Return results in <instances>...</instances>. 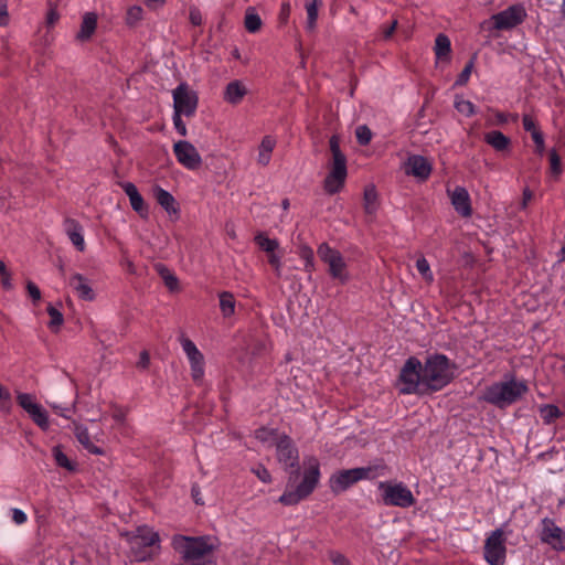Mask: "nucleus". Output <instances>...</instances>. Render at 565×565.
Here are the masks:
<instances>
[{
	"label": "nucleus",
	"instance_id": "34",
	"mask_svg": "<svg viewBox=\"0 0 565 565\" xmlns=\"http://www.w3.org/2000/svg\"><path fill=\"white\" fill-rule=\"evenodd\" d=\"M320 4L321 3L319 0H310L305 6L306 11H307L306 29L308 31H313L316 28L317 20H318V10H319Z\"/></svg>",
	"mask_w": 565,
	"mask_h": 565
},
{
	"label": "nucleus",
	"instance_id": "64",
	"mask_svg": "<svg viewBox=\"0 0 565 565\" xmlns=\"http://www.w3.org/2000/svg\"><path fill=\"white\" fill-rule=\"evenodd\" d=\"M533 193L530 189H524L523 191V198H522V207L525 209L527 206V203L532 200Z\"/></svg>",
	"mask_w": 565,
	"mask_h": 565
},
{
	"label": "nucleus",
	"instance_id": "7",
	"mask_svg": "<svg viewBox=\"0 0 565 565\" xmlns=\"http://www.w3.org/2000/svg\"><path fill=\"white\" fill-rule=\"evenodd\" d=\"M159 542L157 532L148 527H138L136 533L129 537L130 551L135 561L143 562L151 556L152 547Z\"/></svg>",
	"mask_w": 565,
	"mask_h": 565
},
{
	"label": "nucleus",
	"instance_id": "3",
	"mask_svg": "<svg viewBox=\"0 0 565 565\" xmlns=\"http://www.w3.org/2000/svg\"><path fill=\"white\" fill-rule=\"evenodd\" d=\"M329 147L331 161L329 172L323 182V188L328 194L333 195L339 193L345 184L348 177L347 157L340 149V139L338 136H331Z\"/></svg>",
	"mask_w": 565,
	"mask_h": 565
},
{
	"label": "nucleus",
	"instance_id": "48",
	"mask_svg": "<svg viewBox=\"0 0 565 565\" xmlns=\"http://www.w3.org/2000/svg\"><path fill=\"white\" fill-rule=\"evenodd\" d=\"M493 113V120H489V125L504 126L509 122V115L500 110H491Z\"/></svg>",
	"mask_w": 565,
	"mask_h": 565
},
{
	"label": "nucleus",
	"instance_id": "60",
	"mask_svg": "<svg viewBox=\"0 0 565 565\" xmlns=\"http://www.w3.org/2000/svg\"><path fill=\"white\" fill-rule=\"evenodd\" d=\"M191 494H192V498L194 500V502L199 505H203L204 504V501L202 499V495H201V491H200V488L199 486L194 484L191 489Z\"/></svg>",
	"mask_w": 565,
	"mask_h": 565
},
{
	"label": "nucleus",
	"instance_id": "9",
	"mask_svg": "<svg viewBox=\"0 0 565 565\" xmlns=\"http://www.w3.org/2000/svg\"><path fill=\"white\" fill-rule=\"evenodd\" d=\"M277 459L285 469H291L290 480H297L299 476V454L291 438L280 436L276 441Z\"/></svg>",
	"mask_w": 565,
	"mask_h": 565
},
{
	"label": "nucleus",
	"instance_id": "44",
	"mask_svg": "<svg viewBox=\"0 0 565 565\" xmlns=\"http://www.w3.org/2000/svg\"><path fill=\"white\" fill-rule=\"evenodd\" d=\"M356 140L361 146L367 145L372 139V131L365 125L359 126L355 130Z\"/></svg>",
	"mask_w": 565,
	"mask_h": 565
},
{
	"label": "nucleus",
	"instance_id": "42",
	"mask_svg": "<svg viewBox=\"0 0 565 565\" xmlns=\"http://www.w3.org/2000/svg\"><path fill=\"white\" fill-rule=\"evenodd\" d=\"M416 268L426 281H429V282L433 281V279H434L433 273H431L429 264L425 257H419L416 260Z\"/></svg>",
	"mask_w": 565,
	"mask_h": 565
},
{
	"label": "nucleus",
	"instance_id": "10",
	"mask_svg": "<svg viewBox=\"0 0 565 565\" xmlns=\"http://www.w3.org/2000/svg\"><path fill=\"white\" fill-rule=\"evenodd\" d=\"M173 109L175 114L192 117L196 113L199 98L186 83L179 84L172 90Z\"/></svg>",
	"mask_w": 565,
	"mask_h": 565
},
{
	"label": "nucleus",
	"instance_id": "61",
	"mask_svg": "<svg viewBox=\"0 0 565 565\" xmlns=\"http://www.w3.org/2000/svg\"><path fill=\"white\" fill-rule=\"evenodd\" d=\"M313 253L311 249H305L302 254V260L305 263V267L309 268L312 266Z\"/></svg>",
	"mask_w": 565,
	"mask_h": 565
},
{
	"label": "nucleus",
	"instance_id": "26",
	"mask_svg": "<svg viewBox=\"0 0 565 565\" xmlns=\"http://www.w3.org/2000/svg\"><path fill=\"white\" fill-rule=\"evenodd\" d=\"M154 270L158 273V275L163 280L166 287L171 292H178L180 291V285L178 277L162 263H156L154 264Z\"/></svg>",
	"mask_w": 565,
	"mask_h": 565
},
{
	"label": "nucleus",
	"instance_id": "17",
	"mask_svg": "<svg viewBox=\"0 0 565 565\" xmlns=\"http://www.w3.org/2000/svg\"><path fill=\"white\" fill-rule=\"evenodd\" d=\"M321 259L328 264L330 275L344 282L348 279L347 264L339 249H319Z\"/></svg>",
	"mask_w": 565,
	"mask_h": 565
},
{
	"label": "nucleus",
	"instance_id": "25",
	"mask_svg": "<svg viewBox=\"0 0 565 565\" xmlns=\"http://www.w3.org/2000/svg\"><path fill=\"white\" fill-rule=\"evenodd\" d=\"M97 28V15L92 12H87L83 17L81 30L77 33V40L85 42L92 38Z\"/></svg>",
	"mask_w": 565,
	"mask_h": 565
},
{
	"label": "nucleus",
	"instance_id": "19",
	"mask_svg": "<svg viewBox=\"0 0 565 565\" xmlns=\"http://www.w3.org/2000/svg\"><path fill=\"white\" fill-rule=\"evenodd\" d=\"M448 194L458 214L462 217H469L472 214L470 195L466 188L456 186L452 191L448 190Z\"/></svg>",
	"mask_w": 565,
	"mask_h": 565
},
{
	"label": "nucleus",
	"instance_id": "11",
	"mask_svg": "<svg viewBox=\"0 0 565 565\" xmlns=\"http://www.w3.org/2000/svg\"><path fill=\"white\" fill-rule=\"evenodd\" d=\"M484 559L490 565H504L505 563V537L501 529H497L484 542Z\"/></svg>",
	"mask_w": 565,
	"mask_h": 565
},
{
	"label": "nucleus",
	"instance_id": "8",
	"mask_svg": "<svg viewBox=\"0 0 565 565\" xmlns=\"http://www.w3.org/2000/svg\"><path fill=\"white\" fill-rule=\"evenodd\" d=\"M379 488L382 490V500L385 505L409 508L416 502L412 491L402 482H380Z\"/></svg>",
	"mask_w": 565,
	"mask_h": 565
},
{
	"label": "nucleus",
	"instance_id": "55",
	"mask_svg": "<svg viewBox=\"0 0 565 565\" xmlns=\"http://www.w3.org/2000/svg\"><path fill=\"white\" fill-rule=\"evenodd\" d=\"M11 512H12V521L15 524L21 525L26 522L28 516L22 510L14 508L11 510Z\"/></svg>",
	"mask_w": 565,
	"mask_h": 565
},
{
	"label": "nucleus",
	"instance_id": "30",
	"mask_svg": "<svg viewBox=\"0 0 565 565\" xmlns=\"http://www.w3.org/2000/svg\"><path fill=\"white\" fill-rule=\"evenodd\" d=\"M65 232L73 245L79 247L84 243L82 226L74 220H66L64 224Z\"/></svg>",
	"mask_w": 565,
	"mask_h": 565
},
{
	"label": "nucleus",
	"instance_id": "20",
	"mask_svg": "<svg viewBox=\"0 0 565 565\" xmlns=\"http://www.w3.org/2000/svg\"><path fill=\"white\" fill-rule=\"evenodd\" d=\"M543 530L541 534V539L543 542L551 544L554 548L563 550L565 548V540L563 537V531L558 527L553 520L544 519L543 520Z\"/></svg>",
	"mask_w": 565,
	"mask_h": 565
},
{
	"label": "nucleus",
	"instance_id": "5",
	"mask_svg": "<svg viewBox=\"0 0 565 565\" xmlns=\"http://www.w3.org/2000/svg\"><path fill=\"white\" fill-rule=\"evenodd\" d=\"M527 391L524 382L511 380L508 382L495 383L488 387L486 401L497 406H504L516 402Z\"/></svg>",
	"mask_w": 565,
	"mask_h": 565
},
{
	"label": "nucleus",
	"instance_id": "12",
	"mask_svg": "<svg viewBox=\"0 0 565 565\" xmlns=\"http://www.w3.org/2000/svg\"><path fill=\"white\" fill-rule=\"evenodd\" d=\"M372 472L370 467L341 470L330 478V488L334 493H341L360 480L369 478Z\"/></svg>",
	"mask_w": 565,
	"mask_h": 565
},
{
	"label": "nucleus",
	"instance_id": "23",
	"mask_svg": "<svg viewBox=\"0 0 565 565\" xmlns=\"http://www.w3.org/2000/svg\"><path fill=\"white\" fill-rule=\"evenodd\" d=\"M70 286L77 292L81 299L86 301L94 300L95 294L83 275L74 274L70 279Z\"/></svg>",
	"mask_w": 565,
	"mask_h": 565
},
{
	"label": "nucleus",
	"instance_id": "22",
	"mask_svg": "<svg viewBox=\"0 0 565 565\" xmlns=\"http://www.w3.org/2000/svg\"><path fill=\"white\" fill-rule=\"evenodd\" d=\"M247 94L246 86L238 79L230 82L224 90V100L237 105Z\"/></svg>",
	"mask_w": 565,
	"mask_h": 565
},
{
	"label": "nucleus",
	"instance_id": "24",
	"mask_svg": "<svg viewBox=\"0 0 565 565\" xmlns=\"http://www.w3.org/2000/svg\"><path fill=\"white\" fill-rule=\"evenodd\" d=\"M484 141L498 152L507 151L511 147V139L499 130L484 134Z\"/></svg>",
	"mask_w": 565,
	"mask_h": 565
},
{
	"label": "nucleus",
	"instance_id": "33",
	"mask_svg": "<svg viewBox=\"0 0 565 565\" xmlns=\"http://www.w3.org/2000/svg\"><path fill=\"white\" fill-rule=\"evenodd\" d=\"M364 211L367 216H372L377 209V193L374 186L364 190Z\"/></svg>",
	"mask_w": 565,
	"mask_h": 565
},
{
	"label": "nucleus",
	"instance_id": "18",
	"mask_svg": "<svg viewBox=\"0 0 565 565\" xmlns=\"http://www.w3.org/2000/svg\"><path fill=\"white\" fill-rule=\"evenodd\" d=\"M433 167L430 162L423 156L412 154L405 162V172L420 181H426L431 173Z\"/></svg>",
	"mask_w": 565,
	"mask_h": 565
},
{
	"label": "nucleus",
	"instance_id": "51",
	"mask_svg": "<svg viewBox=\"0 0 565 565\" xmlns=\"http://www.w3.org/2000/svg\"><path fill=\"white\" fill-rule=\"evenodd\" d=\"M329 559L334 565H350V561L342 553L337 551L329 552Z\"/></svg>",
	"mask_w": 565,
	"mask_h": 565
},
{
	"label": "nucleus",
	"instance_id": "29",
	"mask_svg": "<svg viewBox=\"0 0 565 565\" xmlns=\"http://www.w3.org/2000/svg\"><path fill=\"white\" fill-rule=\"evenodd\" d=\"M276 146V139L273 136H265L258 147L257 163L266 167L270 162L271 152Z\"/></svg>",
	"mask_w": 565,
	"mask_h": 565
},
{
	"label": "nucleus",
	"instance_id": "37",
	"mask_svg": "<svg viewBox=\"0 0 565 565\" xmlns=\"http://www.w3.org/2000/svg\"><path fill=\"white\" fill-rule=\"evenodd\" d=\"M142 17H143L142 8L140 6H131L127 9V12H126V18H125L126 24L129 26H135L142 20Z\"/></svg>",
	"mask_w": 565,
	"mask_h": 565
},
{
	"label": "nucleus",
	"instance_id": "32",
	"mask_svg": "<svg viewBox=\"0 0 565 565\" xmlns=\"http://www.w3.org/2000/svg\"><path fill=\"white\" fill-rule=\"evenodd\" d=\"M220 309L223 317L227 318L235 312V299L230 291H222L220 295Z\"/></svg>",
	"mask_w": 565,
	"mask_h": 565
},
{
	"label": "nucleus",
	"instance_id": "15",
	"mask_svg": "<svg viewBox=\"0 0 565 565\" xmlns=\"http://www.w3.org/2000/svg\"><path fill=\"white\" fill-rule=\"evenodd\" d=\"M525 18V11L521 6H511L508 9L493 14L494 29L510 30L521 24Z\"/></svg>",
	"mask_w": 565,
	"mask_h": 565
},
{
	"label": "nucleus",
	"instance_id": "35",
	"mask_svg": "<svg viewBox=\"0 0 565 565\" xmlns=\"http://www.w3.org/2000/svg\"><path fill=\"white\" fill-rule=\"evenodd\" d=\"M244 25L249 33H256L260 30L262 19L253 8L247 9Z\"/></svg>",
	"mask_w": 565,
	"mask_h": 565
},
{
	"label": "nucleus",
	"instance_id": "28",
	"mask_svg": "<svg viewBox=\"0 0 565 565\" xmlns=\"http://www.w3.org/2000/svg\"><path fill=\"white\" fill-rule=\"evenodd\" d=\"M153 195L159 205H161L169 214H177L179 210L175 206V200L167 190L156 186Z\"/></svg>",
	"mask_w": 565,
	"mask_h": 565
},
{
	"label": "nucleus",
	"instance_id": "39",
	"mask_svg": "<svg viewBox=\"0 0 565 565\" xmlns=\"http://www.w3.org/2000/svg\"><path fill=\"white\" fill-rule=\"evenodd\" d=\"M455 108L458 113L465 115L466 117H471L476 114V107L470 100L456 98L455 99Z\"/></svg>",
	"mask_w": 565,
	"mask_h": 565
},
{
	"label": "nucleus",
	"instance_id": "63",
	"mask_svg": "<svg viewBox=\"0 0 565 565\" xmlns=\"http://www.w3.org/2000/svg\"><path fill=\"white\" fill-rule=\"evenodd\" d=\"M265 350V344L260 341H256L250 349L253 355H259Z\"/></svg>",
	"mask_w": 565,
	"mask_h": 565
},
{
	"label": "nucleus",
	"instance_id": "4",
	"mask_svg": "<svg viewBox=\"0 0 565 565\" xmlns=\"http://www.w3.org/2000/svg\"><path fill=\"white\" fill-rule=\"evenodd\" d=\"M319 462L316 458L308 459V467L305 471L302 481L295 490H286L279 498V502L285 505H295L307 498L316 488L319 481Z\"/></svg>",
	"mask_w": 565,
	"mask_h": 565
},
{
	"label": "nucleus",
	"instance_id": "52",
	"mask_svg": "<svg viewBox=\"0 0 565 565\" xmlns=\"http://www.w3.org/2000/svg\"><path fill=\"white\" fill-rule=\"evenodd\" d=\"M189 20L194 26H200L203 23L202 13L196 7L190 8Z\"/></svg>",
	"mask_w": 565,
	"mask_h": 565
},
{
	"label": "nucleus",
	"instance_id": "21",
	"mask_svg": "<svg viewBox=\"0 0 565 565\" xmlns=\"http://www.w3.org/2000/svg\"><path fill=\"white\" fill-rule=\"evenodd\" d=\"M120 188L129 198L132 210L141 216L146 215L148 213V206L137 186L131 182H122L120 183Z\"/></svg>",
	"mask_w": 565,
	"mask_h": 565
},
{
	"label": "nucleus",
	"instance_id": "46",
	"mask_svg": "<svg viewBox=\"0 0 565 565\" xmlns=\"http://www.w3.org/2000/svg\"><path fill=\"white\" fill-rule=\"evenodd\" d=\"M522 124L525 131L530 132L533 136L534 132L541 131L537 128L536 121L530 114H524L522 117Z\"/></svg>",
	"mask_w": 565,
	"mask_h": 565
},
{
	"label": "nucleus",
	"instance_id": "45",
	"mask_svg": "<svg viewBox=\"0 0 565 565\" xmlns=\"http://www.w3.org/2000/svg\"><path fill=\"white\" fill-rule=\"evenodd\" d=\"M472 67H473V63L472 61H470L465 67L463 70L460 72V74L458 75L456 82H455V85L456 86H463L468 83L469 78H470V75H471V72H472Z\"/></svg>",
	"mask_w": 565,
	"mask_h": 565
},
{
	"label": "nucleus",
	"instance_id": "31",
	"mask_svg": "<svg viewBox=\"0 0 565 565\" xmlns=\"http://www.w3.org/2000/svg\"><path fill=\"white\" fill-rule=\"evenodd\" d=\"M74 433H75L77 440L84 446L85 449H87L89 452L95 454V455L102 454L100 448H98L90 441L87 428H85L81 425H75Z\"/></svg>",
	"mask_w": 565,
	"mask_h": 565
},
{
	"label": "nucleus",
	"instance_id": "2",
	"mask_svg": "<svg viewBox=\"0 0 565 565\" xmlns=\"http://www.w3.org/2000/svg\"><path fill=\"white\" fill-rule=\"evenodd\" d=\"M455 366L444 354H434L427 358L423 365V382L427 392L439 391L454 379Z\"/></svg>",
	"mask_w": 565,
	"mask_h": 565
},
{
	"label": "nucleus",
	"instance_id": "59",
	"mask_svg": "<svg viewBox=\"0 0 565 565\" xmlns=\"http://www.w3.org/2000/svg\"><path fill=\"white\" fill-rule=\"evenodd\" d=\"M149 364H150V355H149L148 351H142L140 353L137 366L139 369H143L145 370V369H147L149 366Z\"/></svg>",
	"mask_w": 565,
	"mask_h": 565
},
{
	"label": "nucleus",
	"instance_id": "40",
	"mask_svg": "<svg viewBox=\"0 0 565 565\" xmlns=\"http://www.w3.org/2000/svg\"><path fill=\"white\" fill-rule=\"evenodd\" d=\"M267 253V260L268 263L276 269V271L279 274L280 268V259L285 257L284 252L285 249H265Z\"/></svg>",
	"mask_w": 565,
	"mask_h": 565
},
{
	"label": "nucleus",
	"instance_id": "14",
	"mask_svg": "<svg viewBox=\"0 0 565 565\" xmlns=\"http://www.w3.org/2000/svg\"><path fill=\"white\" fill-rule=\"evenodd\" d=\"M17 401L41 429H49L47 412L40 404L34 402V397L31 394L19 393Z\"/></svg>",
	"mask_w": 565,
	"mask_h": 565
},
{
	"label": "nucleus",
	"instance_id": "27",
	"mask_svg": "<svg viewBox=\"0 0 565 565\" xmlns=\"http://www.w3.org/2000/svg\"><path fill=\"white\" fill-rule=\"evenodd\" d=\"M434 51L437 61L449 62L451 53V43L446 34L439 33L436 36Z\"/></svg>",
	"mask_w": 565,
	"mask_h": 565
},
{
	"label": "nucleus",
	"instance_id": "62",
	"mask_svg": "<svg viewBox=\"0 0 565 565\" xmlns=\"http://www.w3.org/2000/svg\"><path fill=\"white\" fill-rule=\"evenodd\" d=\"M289 14H290V6H289V3H282L281 10H280V14H279L280 21L282 23H286L288 18H289Z\"/></svg>",
	"mask_w": 565,
	"mask_h": 565
},
{
	"label": "nucleus",
	"instance_id": "6",
	"mask_svg": "<svg viewBox=\"0 0 565 565\" xmlns=\"http://www.w3.org/2000/svg\"><path fill=\"white\" fill-rule=\"evenodd\" d=\"M399 392L402 394L427 393L426 385L423 382V365L415 356L408 358L401 370Z\"/></svg>",
	"mask_w": 565,
	"mask_h": 565
},
{
	"label": "nucleus",
	"instance_id": "13",
	"mask_svg": "<svg viewBox=\"0 0 565 565\" xmlns=\"http://www.w3.org/2000/svg\"><path fill=\"white\" fill-rule=\"evenodd\" d=\"M173 153L178 162L189 170H196L202 163L199 151L189 141L179 140L174 142Z\"/></svg>",
	"mask_w": 565,
	"mask_h": 565
},
{
	"label": "nucleus",
	"instance_id": "56",
	"mask_svg": "<svg viewBox=\"0 0 565 565\" xmlns=\"http://www.w3.org/2000/svg\"><path fill=\"white\" fill-rule=\"evenodd\" d=\"M254 472L263 482L268 483L271 481L270 473L264 466H258L254 469Z\"/></svg>",
	"mask_w": 565,
	"mask_h": 565
},
{
	"label": "nucleus",
	"instance_id": "47",
	"mask_svg": "<svg viewBox=\"0 0 565 565\" xmlns=\"http://www.w3.org/2000/svg\"><path fill=\"white\" fill-rule=\"evenodd\" d=\"M255 437L262 443H268L275 439L276 431L274 429L262 427L255 431Z\"/></svg>",
	"mask_w": 565,
	"mask_h": 565
},
{
	"label": "nucleus",
	"instance_id": "57",
	"mask_svg": "<svg viewBox=\"0 0 565 565\" xmlns=\"http://www.w3.org/2000/svg\"><path fill=\"white\" fill-rule=\"evenodd\" d=\"M256 243L258 247H277L275 241H270L269 238L265 237L263 234H259L255 237Z\"/></svg>",
	"mask_w": 565,
	"mask_h": 565
},
{
	"label": "nucleus",
	"instance_id": "50",
	"mask_svg": "<svg viewBox=\"0 0 565 565\" xmlns=\"http://www.w3.org/2000/svg\"><path fill=\"white\" fill-rule=\"evenodd\" d=\"M182 116L183 115H179V114H175L173 113V126L177 130V132L182 136V137H185L186 134H188V129H186V126L184 124V121L182 120Z\"/></svg>",
	"mask_w": 565,
	"mask_h": 565
},
{
	"label": "nucleus",
	"instance_id": "58",
	"mask_svg": "<svg viewBox=\"0 0 565 565\" xmlns=\"http://www.w3.org/2000/svg\"><path fill=\"white\" fill-rule=\"evenodd\" d=\"M60 19V14L58 12L55 10V9H50L47 14H46V24L49 28H52L54 26V24L57 22V20Z\"/></svg>",
	"mask_w": 565,
	"mask_h": 565
},
{
	"label": "nucleus",
	"instance_id": "41",
	"mask_svg": "<svg viewBox=\"0 0 565 565\" xmlns=\"http://www.w3.org/2000/svg\"><path fill=\"white\" fill-rule=\"evenodd\" d=\"M548 157L551 173L557 178L563 171L561 157L555 149L551 150Z\"/></svg>",
	"mask_w": 565,
	"mask_h": 565
},
{
	"label": "nucleus",
	"instance_id": "1",
	"mask_svg": "<svg viewBox=\"0 0 565 565\" xmlns=\"http://www.w3.org/2000/svg\"><path fill=\"white\" fill-rule=\"evenodd\" d=\"M173 548L181 554V563L202 562L203 557L217 548V539L212 536L174 535Z\"/></svg>",
	"mask_w": 565,
	"mask_h": 565
},
{
	"label": "nucleus",
	"instance_id": "53",
	"mask_svg": "<svg viewBox=\"0 0 565 565\" xmlns=\"http://www.w3.org/2000/svg\"><path fill=\"white\" fill-rule=\"evenodd\" d=\"M9 23V12L7 0H0V26H6Z\"/></svg>",
	"mask_w": 565,
	"mask_h": 565
},
{
	"label": "nucleus",
	"instance_id": "36",
	"mask_svg": "<svg viewBox=\"0 0 565 565\" xmlns=\"http://www.w3.org/2000/svg\"><path fill=\"white\" fill-rule=\"evenodd\" d=\"M540 415L545 424L553 423L562 413L556 405L547 404L540 407Z\"/></svg>",
	"mask_w": 565,
	"mask_h": 565
},
{
	"label": "nucleus",
	"instance_id": "38",
	"mask_svg": "<svg viewBox=\"0 0 565 565\" xmlns=\"http://www.w3.org/2000/svg\"><path fill=\"white\" fill-rule=\"evenodd\" d=\"M52 452L57 466L65 468L70 471H73L75 469L73 462L63 452L61 446L53 447Z\"/></svg>",
	"mask_w": 565,
	"mask_h": 565
},
{
	"label": "nucleus",
	"instance_id": "16",
	"mask_svg": "<svg viewBox=\"0 0 565 565\" xmlns=\"http://www.w3.org/2000/svg\"><path fill=\"white\" fill-rule=\"evenodd\" d=\"M182 348L191 363V375L193 381L200 382L204 375V358L193 341L184 335L180 339Z\"/></svg>",
	"mask_w": 565,
	"mask_h": 565
},
{
	"label": "nucleus",
	"instance_id": "43",
	"mask_svg": "<svg viewBox=\"0 0 565 565\" xmlns=\"http://www.w3.org/2000/svg\"><path fill=\"white\" fill-rule=\"evenodd\" d=\"M47 313L51 317V321L49 322V327L51 329H56L57 330L62 326V323L64 321L63 315L55 307H53L52 305H50L47 307Z\"/></svg>",
	"mask_w": 565,
	"mask_h": 565
},
{
	"label": "nucleus",
	"instance_id": "49",
	"mask_svg": "<svg viewBox=\"0 0 565 565\" xmlns=\"http://www.w3.org/2000/svg\"><path fill=\"white\" fill-rule=\"evenodd\" d=\"M532 137L533 142L535 143V152L542 156L545 151V141L542 131L534 132Z\"/></svg>",
	"mask_w": 565,
	"mask_h": 565
},
{
	"label": "nucleus",
	"instance_id": "54",
	"mask_svg": "<svg viewBox=\"0 0 565 565\" xmlns=\"http://www.w3.org/2000/svg\"><path fill=\"white\" fill-rule=\"evenodd\" d=\"M26 290H28L29 296L31 297V299L34 302L40 301V299H41V291H40L39 287L35 284H33L32 281H28L26 282Z\"/></svg>",
	"mask_w": 565,
	"mask_h": 565
}]
</instances>
